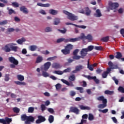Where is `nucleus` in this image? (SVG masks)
Returning <instances> with one entry per match:
<instances>
[{"instance_id": "nucleus-22", "label": "nucleus", "mask_w": 124, "mask_h": 124, "mask_svg": "<svg viewBox=\"0 0 124 124\" xmlns=\"http://www.w3.org/2000/svg\"><path fill=\"white\" fill-rule=\"evenodd\" d=\"M37 5H38V6H41V7H49L50 5L49 3L43 4L42 3H38Z\"/></svg>"}, {"instance_id": "nucleus-56", "label": "nucleus", "mask_w": 124, "mask_h": 124, "mask_svg": "<svg viewBox=\"0 0 124 124\" xmlns=\"http://www.w3.org/2000/svg\"><path fill=\"white\" fill-rule=\"evenodd\" d=\"M112 79L113 80V81H114L116 85H119V80L116 78V77H112Z\"/></svg>"}, {"instance_id": "nucleus-61", "label": "nucleus", "mask_w": 124, "mask_h": 124, "mask_svg": "<svg viewBox=\"0 0 124 124\" xmlns=\"http://www.w3.org/2000/svg\"><path fill=\"white\" fill-rule=\"evenodd\" d=\"M42 75H43V76H44V77H49V74H48L46 72L43 71L42 72Z\"/></svg>"}, {"instance_id": "nucleus-55", "label": "nucleus", "mask_w": 124, "mask_h": 124, "mask_svg": "<svg viewBox=\"0 0 124 124\" xmlns=\"http://www.w3.org/2000/svg\"><path fill=\"white\" fill-rule=\"evenodd\" d=\"M7 23H8V22L7 21V20H5L2 21H0V25L1 26H2V25H6V24H7Z\"/></svg>"}, {"instance_id": "nucleus-48", "label": "nucleus", "mask_w": 124, "mask_h": 124, "mask_svg": "<svg viewBox=\"0 0 124 124\" xmlns=\"http://www.w3.org/2000/svg\"><path fill=\"white\" fill-rule=\"evenodd\" d=\"M119 92H120V93H124V88L122 87V86H120L118 89Z\"/></svg>"}, {"instance_id": "nucleus-4", "label": "nucleus", "mask_w": 124, "mask_h": 124, "mask_svg": "<svg viewBox=\"0 0 124 124\" xmlns=\"http://www.w3.org/2000/svg\"><path fill=\"white\" fill-rule=\"evenodd\" d=\"M80 55L81 56H76L75 59L77 60H80V59H85V57L88 55V50L87 48H82L80 52Z\"/></svg>"}, {"instance_id": "nucleus-30", "label": "nucleus", "mask_w": 124, "mask_h": 124, "mask_svg": "<svg viewBox=\"0 0 124 124\" xmlns=\"http://www.w3.org/2000/svg\"><path fill=\"white\" fill-rule=\"evenodd\" d=\"M42 61H43V57L42 56H38L37 58L36 62V63H39V62H42Z\"/></svg>"}, {"instance_id": "nucleus-5", "label": "nucleus", "mask_w": 124, "mask_h": 124, "mask_svg": "<svg viewBox=\"0 0 124 124\" xmlns=\"http://www.w3.org/2000/svg\"><path fill=\"white\" fill-rule=\"evenodd\" d=\"M76 40H77V39H65L63 38H61L57 39V43H61V42H62L63 41L65 42V43H67L68 42H75Z\"/></svg>"}, {"instance_id": "nucleus-54", "label": "nucleus", "mask_w": 124, "mask_h": 124, "mask_svg": "<svg viewBox=\"0 0 124 124\" xmlns=\"http://www.w3.org/2000/svg\"><path fill=\"white\" fill-rule=\"evenodd\" d=\"M58 31H60V32H61V33H63V34H64V33L66 32L67 30H66V29H64L63 30L58 29Z\"/></svg>"}, {"instance_id": "nucleus-43", "label": "nucleus", "mask_w": 124, "mask_h": 124, "mask_svg": "<svg viewBox=\"0 0 124 124\" xmlns=\"http://www.w3.org/2000/svg\"><path fill=\"white\" fill-rule=\"evenodd\" d=\"M9 74H5V78H4V80L5 81V82H8V81H9L10 78H9Z\"/></svg>"}, {"instance_id": "nucleus-2", "label": "nucleus", "mask_w": 124, "mask_h": 124, "mask_svg": "<svg viewBox=\"0 0 124 124\" xmlns=\"http://www.w3.org/2000/svg\"><path fill=\"white\" fill-rule=\"evenodd\" d=\"M21 120L24 122L25 124H31V115L28 116L26 114H22L21 116Z\"/></svg>"}, {"instance_id": "nucleus-57", "label": "nucleus", "mask_w": 124, "mask_h": 124, "mask_svg": "<svg viewBox=\"0 0 124 124\" xmlns=\"http://www.w3.org/2000/svg\"><path fill=\"white\" fill-rule=\"evenodd\" d=\"M108 76V73L107 72H104L102 75L103 78H107Z\"/></svg>"}, {"instance_id": "nucleus-8", "label": "nucleus", "mask_w": 124, "mask_h": 124, "mask_svg": "<svg viewBox=\"0 0 124 124\" xmlns=\"http://www.w3.org/2000/svg\"><path fill=\"white\" fill-rule=\"evenodd\" d=\"M82 76L85 77V78H87L88 80H94L96 84H98L99 83V79L96 78V77H92L90 75L86 76L85 75H83Z\"/></svg>"}, {"instance_id": "nucleus-49", "label": "nucleus", "mask_w": 124, "mask_h": 124, "mask_svg": "<svg viewBox=\"0 0 124 124\" xmlns=\"http://www.w3.org/2000/svg\"><path fill=\"white\" fill-rule=\"evenodd\" d=\"M103 49V47L101 46H96L94 47V49L97 50V51H101Z\"/></svg>"}, {"instance_id": "nucleus-7", "label": "nucleus", "mask_w": 124, "mask_h": 124, "mask_svg": "<svg viewBox=\"0 0 124 124\" xmlns=\"http://www.w3.org/2000/svg\"><path fill=\"white\" fill-rule=\"evenodd\" d=\"M11 122H12V119L8 117H5V119H0V124H10Z\"/></svg>"}, {"instance_id": "nucleus-34", "label": "nucleus", "mask_w": 124, "mask_h": 124, "mask_svg": "<svg viewBox=\"0 0 124 124\" xmlns=\"http://www.w3.org/2000/svg\"><path fill=\"white\" fill-rule=\"evenodd\" d=\"M85 39H87L89 42H91L93 40V36L91 34H88L87 35V36H86Z\"/></svg>"}, {"instance_id": "nucleus-39", "label": "nucleus", "mask_w": 124, "mask_h": 124, "mask_svg": "<svg viewBox=\"0 0 124 124\" xmlns=\"http://www.w3.org/2000/svg\"><path fill=\"white\" fill-rule=\"evenodd\" d=\"M76 89L78 91H79L80 93H84V88H83V87H77Z\"/></svg>"}, {"instance_id": "nucleus-16", "label": "nucleus", "mask_w": 124, "mask_h": 124, "mask_svg": "<svg viewBox=\"0 0 124 124\" xmlns=\"http://www.w3.org/2000/svg\"><path fill=\"white\" fill-rule=\"evenodd\" d=\"M20 10L21 12L24 13V14H28V13H29V11L28 10V9H27V8H26L25 6L20 7Z\"/></svg>"}, {"instance_id": "nucleus-24", "label": "nucleus", "mask_w": 124, "mask_h": 124, "mask_svg": "<svg viewBox=\"0 0 124 124\" xmlns=\"http://www.w3.org/2000/svg\"><path fill=\"white\" fill-rule=\"evenodd\" d=\"M106 106H107V102H105L99 105L98 108L100 109H103V108H105Z\"/></svg>"}, {"instance_id": "nucleus-14", "label": "nucleus", "mask_w": 124, "mask_h": 124, "mask_svg": "<svg viewBox=\"0 0 124 124\" xmlns=\"http://www.w3.org/2000/svg\"><path fill=\"white\" fill-rule=\"evenodd\" d=\"M108 65H109V67L111 68V69H117L119 68V66H118V65H114V64H113V62H112L111 61H109L108 62Z\"/></svg>"}, {"instance_id": "nucleus-13", "label": "nucleus", "mask_w": 124, "mask_h": 124, "mask_svg": "<svg viewBox=\"0 0 124 124\" xmlns=\"http://www.w3.org/2000/svg\"><path fill=\"white\" fill-rule=\"evenodd\" d=\"M78 53H79V49H75L73 52V55H74L72 57V59H73V60H76L77 61L79 60V59H75L76 57L77 56H79L80 55H78Z\"/></svg>"}, {"instance_id": "nucleus-38", "label": "nucleus", "mask_w": 124, "mask_h": 124, "mask_svg": "<svg viewBox=\"0 0 124 124\" xmlns=\"http://www.w3.org/2000/svg\"><path fill=\"white\" fill-rule=\"evenodd\" d=\"M15 83L16 85H19V86H23V85L25 86V85H26V83L22 82L19 81H15Z\"/></svg>"}, {"instance_id": "nucleus-52", "label": "nucleus", "mask_w": 124, "mask_h": 124, "mask_svg": "<svg viewBox=\"0 0 124 124\" xmlns=\"http://www.w3.org/2000/svg\"><path fill=\"white\" fill-rule=\"evenodd\" d=\"M70 71H71V68L69 67L64 70L63 71V73H67L68 72H70Z\"/></svg>"}, {"instance_id": "nucleus-41", "label": "nucleus", "mask_w": 124, "mask_h": 124, "mask_svg": "<svg viewBox=\"0 0 124 124\" xmlns=\"http://www.w3.org/2000/svg\"><path fill=\"white\" fill-rule=\"evenodd\" d=\"M9 15H11L12 14H16V12L12 9H10L8 10Z\"/></svg>"}, {"instance_id": "nucleus-42", "label": "nucleus", "mask_w": 124, "mask_h": 124, "mask_svg": "<svg viewBox=\"0 0 124 124\" xmlns=\"http://www.w3.org/2000/svg\"><path fill=\"white\" fill-rule=\"evenodd\" d=\"M94 119V117H93V115L92 113L89 114V117H88V120L89 121H93Z\"/></svg>"}, {"instance_id": "nucleus-29", "label": "nucleus", "mask_w": 124, "mask_h": 124, "mask_svg": "<svg viewBox=\"0 0 124 124\" xmlns=\"http://www.w3.org/2000/svg\"><path fill=\"white\" fill-rule=\"evenodd\" d=\"M101 41L103 42H108V41H109V36H107L102 38L101 39Z\"/></svg>"}, {"instance_id": "nucleus-26", "label": "nucleus", "mask_w": 124, "mask_h": 124, "mask_svg": "<svg viewBox=\"0 0 124 124\" xmlns=\"http://www.w3.org/2000/svg\"><path fill=\"white\" fill-rule=\"evenodd\" d=\"M65 48H66L67 50H69L70 52V51H71V50L73 49V45L71 44L67 45L66 46H65Z\"/></svg>"}, {"instance_id": "nucleus-18", "label": "nucleus", "mask_w": 124, "mask_h": 124, "mask_svg": "<svg viewBox=\"0 0 124 124\" xmlns=\"http://www.w3.org/2000/svg\"><path fill=\"white\" fill-rule=\"evenodd\" d=\"M97 100L99 101H102L103 103H105V102H107V99L104 98V96H101L97 98Z\"/></svg>"}, {"instance_id": "nucleus-60", "label": "nucleus", "mask_w": 124, "mask_h": 124, "mask_svg": "<svg viewBox=\"0 0 124 124\" xmlns=\"http://www.w3.org/2000/svg\"><path fill=\"white\" fill-rule=\"evenodd\" d=\"M99 111L105 114V113H107V112H108V109L106 108L105 109H99Z\"/></svg>"}, {"instance_id": "nucleus-33", "label": "nucleus", "mask_w": 124, "mask_h": 124, "mask_svg": "<svg viewBox=\"0 0 124 124\" xmlns=\"http://www.w3.org/2000/svg\"><path fill=\"white\" fill-rule=\"evenodd\" d=\"M87 68L91 71H93V65H90V61H88Z\"/></svg>"}, {"instance_id": "nucleus-25", "label": "nucleus", "mask_w": 124, "mask_h": 124, "mask_svg": "<svg viewBox=\"0 0 124 124\" xmlns=\"http://www.w3.org/2000/svg\"><path fill=\"white\" fill-rule=\"evenodd\" d=\"M25 41H26V39L24 37H22L21 39L17 40L16 42L18 44H23V42H25Z\"/></svg>"}, {"instance_id": "nucleus-15", "label": "nucleus", "mask_w": 124, "mask_h": 124, "mask_svg": "<svg viewBox=\"0 0 124 124\" xmlns=\"http://www.w3.org/2000/svg\"><path fill=\"white\" fill-rule=\"evenodd\" d=\"M51 66V62H46L44 64V69L45 70V71H47L49 68H50V67Z\"/></svg>"}, {"instance_id": "nucleus-46", "label": "nucleus", "mask_w": 124, "mask_h": 124, "mask_svg": "<svg viewBox=\"0 0 124 124\" xmlns=\"http://www.w3.org/2000/svg\"><path fill=\"white\" fill-rule=\"evenodd\" d=\"M46 108H47L46 107L45 105L44 104L41 105V109L42 111L44 112L45 110H46Z\"/></svg>"}, {"instance_id": "nucleus-50", "label": "nucleus", "mask_w": 124, "mask_h": 124, "mask_svg": "<svg viewBox=\"0 0 124 124\" xmlns=\"http://www.w3.org/2000/svg\"><path fill=\"white\" fill-rule=\"evenodd\" d=\"M75 27H77V28H80V29H85L87 28V26H84V25H75Z\"/></svg>"}, {"instance_id": "nucleus-35", "label": "nucleus", "mask_w": 124, "mask_h": 124, "mask_svg": "<svg viewBox=\"0 0 124 124\" xmlns=\"http://www.w3.org/2000/svg\"><path fill=\"white\" fill-rule=\"evenodd\" d=\"M122 57V53L120 52H116V55L115 56L116 59H121Z\"/></svg>"}, {"instance_id": "nucleus-37", "label": "nucleus", "mask_w": 124, "mask_h": 124, "mask_svg": "<svg viewBox=\"0 0 124 124\" xmlns=\"http://www.w3.org/2000/svg\"><path fill=\"white\" fill-rule=\"evenodd\" d=\"M54 74H57L58 75H62L63 74V71H54L53 72Z\"/></svg>"}, {"instance_id": "nucleus-11", "label": "nucleus", "mask_w": 124, "mask_h": 124, "mask_svg": "<svg viewBox=\"0 0 124 124\" xmlns=\"http://www.w3.org/2000/svg\"><path fill=\"white\" fill-rule=\"evenodd\" d=\"M109 7L111 10H113V9H116V8L119 7V3L109 2Z\"/></svg>"}, {"instance_id": "nucleus-20", "label": "nucleus", "mask_w": 124, "mask_h": 124, "mask_svg": "<svg viewBox=\"0 0 124 124\" xmlns=\"http://www.w3.org/2000/svg\"><path fill=\"white\" fill-rule=\"evenodd\" d=\"M61 52L62 53L63 55H69L70 54L69 50L67 49L65 47V49H62Z\"/></svg>"}, {"instance_id": "nucleus-6", "label": "nucleus", "mask_w": 124, "mask_h": 124, "mask_svg": "<svg viewBox=\"0 0 124 124\" xmlns=\"http://www.w3.org/2000/svg\"><path fill=\"white\" fill-rule=\"evenodd\" d=\"M79 13L85 14L86 16H90V15H91V13H92V11L90 9V8L85 7L84 9L79 10Z\"/></svg>"}, {"instance_id": "nucleus-23", "label": "nucleus", "mask_w": 124, "mask_h": 124, "mask_svg": "<svg viewBox=\"0 0 124 124\" xmlns=\"http://www.w3.org/2000/svg\"><path fill=\"white\" fill-rule=\"evenodd\" d=\"M49 13L51 14V15H57V14H58V11L54 9H50L49 10Z\"/></svg>"}, {"instance_id": "nucleus-62", "label": "nucleus", "mask_w": 124, "mask_h": 124, "mask_svg": "<svg viewBox=\"0 0 124 124\" xmlns=\"http://www.w3.org/2000/svg\"><path fill=\"white\" fill-rule=\"evenodd\" d=\"M55 59H57V56L48 58L47 59V61H54V60H55Z\"/></svg>"}, {"instance_id": "nucleus-63", "label": "nucleus", "mask_w": 124, "mask_h": 124, "mask_svg": "<svg viewBox=\"0 0 124 124\" xmlns=\"http://www.w3.org/2000/svg\"><path fill=\"white\" fill-rule=\"evenodd\" d=\"M47 111H48L49 112V113H50V114H53V113L55 112L54 109H53L52 108H48L47 109Z\"/></svg>"}, {"instance_id": "nucleus-36", "label": "nucleus", "mask_w": 124, "mask_h": 124, "mask_svg": "<svg viewBox=\"0 0 124 124\" xmlns=\"http://www.w3.org/2000/svg\"><path fill=\"white\" fill-rule=\"evenodd\" d=\"M17 78L19 81H24L25 79V78H24V76L21 75H18L17 76Z\"/></svg>"}, {"instance_id": "nucleus-9", "label": "nucleus", "mask_w": 124, "mask_h": 124, "mask_svg": "<svg viewBox=\"0 0 124 124\" xmlns=\"http://www.w3.org/2000/svg\"><path fill=\"white\" fill-rule=\"evenodd\" d=\"M38 119L36 121V124H41V123H44L46 121V118L45 117L42 115H38L37 116Z\"/></svg>"}, {"instance_id": "nucleus-45", "label": "nucleus", "mask_w": 124, "mask_h": 124, "mask_svg": "<svg viewBox=\"0 0 124 124\" xmlns=\"http://www.w3.org/2000/svg\"><path fill=\"white\" fill-rule=\"evenodd\" d=\"M93 48L94 46H89L86 49L87 50V52H91V51L93 50Z\"/></svg>"}, {"instance_id": "nucleus-10", "label": "nucleus", "mask_w": 124, "mask_h": 124, "mask_svg": "<svg viewBox=\"0 0 124 124\" xmlns=\"http://www.w3.org/2000/svg\"><path fill=\"white\" fill-rule=\"evenodd\" d=\"M69 112V113H74L76 115H78L80 110H79V109L76 107H72L70 108V110Z\"/></svg>"}, {"instance_id": "nucleus-17", "label": "nucleus", "mask_w": 124, "mask_h": 124, "mask_svg": "<svg viewBox=\"0 0 124 124\" xmlns=\"http://www.w3.org/2000/svg\"><path fill=\"white\" fill-rule=\"evenodd\" d=\"M86 36H85V34L84 33H81V36L78 37V38H73V39H77V40L75 41H79L80 39H86Z\"/></svg>"}, {"instance_id": "nucleus-59", "label": "nucleus", "mask_w": 124, "mask_h": 124, "mask_svg": "<svg viewBox=\"0 0 124 124\" xmlns=\"http://www.w3.org/2000/svg\"><path fill=\"white\" fill-rule=\"evenodd\" d=\"M76 94V92L74 91H71L70 92V96H74Z\"/></svg>"}, {"instance_id": "nucleus-47", "label": "nucleus", "mask_w": 124, "mask_h": 124, "mask_svg": "<svg viewBox=\"0 0 124 124\" xmlns=\"http://www.w3.org/2000/svg\"><path fill=\"white\" fill-rule=\"evenodd\" d=\"M13 110L14 113H19L20 112V108L17 107H15L13 108Z\"/></svg>"}, {"instance_id": "nucleus-21", "label": "nucleus", "mask_w": 124, "mask_h": 124, "mask_svg": "<svg viewBox=\"0 0 124 124\" xmlns=\"http://www.w3.org/2000/svg\"><path fill=\"white\" fill-rule=\"evenodd\" d=\"M94 16L97 18L101 17V16H102V15H101V13L100 12V10H99V9L96 10V14H94Z\"/></svg>"}, {"instance_id": "nucleus-64", "label": "nucleus", "mask_w": 124, "mask_h": 124, "mask_svg": "<svg viewBox=\"0 0 124 124\" xmlns=\"http://www.w3.org/2000/svg\"><path fill=\"white\" fill-rule=\"evenodd\" d=\"M37 49V46H31V51H35Z\"/></svg>"}, {"instance_id": "nucleus-58", "label": "nucleus", "mask_w": 124, "mask_h": 124, "mask_svg": "<svg viewBox=\"0 0 124 124\" xmlns=\"http://www.w3.org/2000/svg\"><path fill=\"white\" fill-rule=\"evenodd\" d=\"M69 79L70 81H75V76H74V75L70 76L69 77Z\"/></svg>"}, {"instance_id": "nucleus-31", "label": "nucleus", "mask_w": 124, "mask_h": 124, "mask_svg": "<svg viewBox=\"0 0 124 124\" xmlns=\"http://www.w3.org/2000/svg\"><path fill=\"white\" fill-rule=\"evenodd\" d=\"M76 69L78 71H81L82 69H84V67L82 65H78L76 66Z\"/></svg>"}, {"instance_id": "nucleus-27", "label": "nucleus", "mask_w": 124, "mask_h": 124, "mask_svg": "<svg viewBox=\"0 0 124 124\" xmlns=\"http://www.w3.org/2000/svg\"><path fill=\"white\" fill-rule=\"evenodd\" d=\"M105 94H108L109 95H112V94H114V91H109V90H106L104 92Z\"/></svg>"}, {"instance_id": "nucleus-1", "label": "nucleus", "mask_w": 124, "mask_h": 124, "mask_svg": "<svg viewBox=\"0 0 124 124\" xmlns=\"http://www.w3.org/2000/svg\"><path fill=\"white\" fill-rule=\"evenodd\" d=\"M16 44L10 43L6 45L4 47L2 48V49L6 52V53H9L10 51H14V52H18L19 47L16 46Z\"/></svg>"}, {"instance_id": "nucleus-53", "label": "nucleus", "mask_w": 124, "mask_h": 124, "mask_svg": "<svg viewBox=\"0 0 124 124\" xmlns=\"http://www.w3.org/2000/svg\"><path fill=\"white\" fill-rule=\"evenodd\" d=\"M45 31L46 32H50V31H52V28L51 27H46Z\"/></svg>"}, {"instance_id": "nucleus-44", "label": "nucleus", "mask_w": 124, "mask_h": 124, "mask_svg": "<svg viewBox=\"0 0 124 124\" xmlns=\"http://www.w3.org/2000/svg\"><path fill=\"white\" fill-rule=\"evenodd\" d=\"M61 81L63 83V84H65V85H67V86H70V83L67 80L64 79H61Z\"/></svg>"}, {"instance_id": "nucleus-51", "label": "nucleus", "mask_w": 124, "mask_h": 124, "mask_svg": "<svg viewBox=\"0 0 124 124\" xmlns=\"http://www.w3.org/2000/svg\"><path fill=\"white\" fill-rule=\"evenodd\" d=\"M12 5L14 6V7H19V4L17 2H12Z\"/></svg>"}, {"instance_id": "nucleus-40", "label": "nucleus", "mask_w": 124, "mask_h": 124, "mask_svg": "<svg viewBox=\"0 0 124 124\" xmlns=\"http://www.w3.org/2000/svg\"><path fill=\"white\" fill-rule=\"evenodd\" d=\"M48 122L50 124H52L54 122V116L53 115H50L48 117Z\"/></svg>"}, {"instance_id": "nucleus-12", "label": "nucleus", "mask_w": 124, "mask_h": 124, "mask_svg": "<svg viewBox=\"0 0 124 124\" xmlns=\"http://www.w3.org/2000/svg\"><path fill=\"white\" fill-rule=\"evenodd\" d=\"M9 61L10 62H11V63H13L14 64H15L16 65H18L19 62L17 60H16L14 57H9Z\"/></svg>"}, {"instance_id": "nucleus-3", "label": "nucleus", "mask_w": 124, "mask_h": 124, "mask_svg": "<svg viewBox=\"0 0 124 124\" xmlns=\"http://www.w3.org/2000/svg\"><path fill=\"white\" fill-rule=\"evenodd\" d=\"M63 13H64V14H65V15H67V16H68V19H69V20H70L71 21H76L78 19V16H75L71 13H69L67 11L64 10L63 11Z\"/></svg>"}, {"instance_id": "nucleus-32", "label": "nucleus", "mask_w": 124, "mask_h": 124, "mask_svg": "<svg viewBox=\"0 0 124 124\" xmlns=\"http://www.w3.org/2000/svg\"><path fill=\"white\" fill-rule=\"evenodd\" d=\"M60 23H61V20H60V18H56L54 19L53 24L57 26L59 25V24H60Z\"/></svg>"}, {"instance_id": "nucleus-28", "label": "nucleus", "mask_w": 124, "mask_h": 124, "mask_svg": "<svg viewBox=\"0 0 124 124\" xmlns=\"http://www.w3.org/2000/svg\"><path fill=\"white\" fill-rule=\"evenodd\" d=\"M79 108L81 110H90L91 109V108L89 107H86L84 106L83 105L79 106Z\"/></svg>"}, {"instance_id": "nucleus-19", "label": "nucleus", "mask_w": 124, "mask_h": 124, "mask_svg": "<svg viewBox=\"0 0 124 124\" xmlns=\"http://www.w3.org/2000/svg\"><path fill=\"white\" fill-rule=\"evenodd\" d=\"M52 66L53 68H56V69L61 68V67H62V66L59 63H53Z\"/></svg>"}]
</instances>
